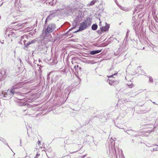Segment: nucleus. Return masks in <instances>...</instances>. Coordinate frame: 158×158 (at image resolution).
<instances>
[{"instance_id":"2f4dec72","label":"nucleus","mask_w":158,"mask_h":158,"mask_svg":"<svg viewBox=\"0 0 158 158\" xmlns=\"http://www.w3.org/2000/svg\"><path fill=\"white\" fill-rule=\"evenodd\" d=\"M118 128H121V129H122V128L121 127H117Z\"/></svg>"},{"instance_id":"423d86ee","label":"nucleus","mask_w":158,"mask_h":158,"mask_svg":"<svg viewBox=\"0 0 158 158\" xmlns=\"http://www.w3.org/2000/svg\"><path fill=\"white\" fill-rule=\"evenodd\" d=\"M129 132H127V134H129L130 135H131L132 136L136 137L138 136L137 134H136L137 132L136 131H133L130 130H128Z\"/></svg>"},{"instance_id":"b1692460","label":"nucleus","mask_w":158,"mask_h":158,"mask_svg":"<svg viewBox=\"0 0 158 158\" xmlns=\"http://www.w3.org/2000/svg\"><path fill=\"white\" fill-rule=\"evenodd\" d=\"M23 24H17V26L18 27H21L22 25Z\"/></svg>"},{"instance_id":"393cba45","label":"nucleus","mask_w":158,"mask_h":158,"mask_svg":"<svg viewBox=\"0 0 158 158\" xmlns=\"http://www.w3.org/2000/svg\"><path fill=\"white\" fill-rule=\"evenodd\" d=\"M0 140L2 141L3 142H4V141H5V139L3 138H1V139H0Z\"/></svg>"},{"instance_id":"6e6552de","label":"nucleus","mask_w":158,"mask_h":158,"mask_svg":"<svg viewBox=\"0 0 158 158\" xmlns=\"http://www.w3.org/2000/svg\"><path fill=\"white\" fill-rule=\"evenodd\" d=\"M24 101H25V100H24V99H20L19 101V102H20L19 105H20V106L23 105V106H26L27 103L25 104V102H24Z\"/></svg>"},{"instance_id":"72a5a7b5","label":"nucleus","mask_w":158,"mask_h":158,"mask_svg":"<svg viewBox=\"0 0 158 158\" xmlns=\"http://www.w3.org/2000/svg\"><path fill=\"white\" fill-rule=\"evenodd\" d=\"M115 155H116V156L117 157V154H116V152H115Z\"/></svg>"},{"instance_id":"473e14b6","label":"nucleus","mask_w":158,"mask_h":158,"mask_svg":"<svg viewBox=\"0 0 158 158\" xmlns=\"http://www.w3.org/2000/svg\"><path fill=\"white\" fill-rule=\"evenodd\" d=\"M147 127H149V125H147Z\"/></svg>"},{"instance_id":"ddd939ff","label":"nucleus","mask_w":158,"mask_h":158,"mask_svg":"<svg viewBox=\"0 0 158 158\" xmlns=\"http://www.w3.org/2000/svg\"><path fill=\"white\" fill-rule=\"evenodd\" d=\"M26 41H25V40L23 41V42H24V44L25 45V46H26L27 47L30 44H31L30 41L28 42L27 44H26V43H25Z\"/></svg>"},{"instance_id":"a211bd4d","label":"nucleus","mask_w":158,"mask_h":158,"mask_svg":"<svg viewBox=\"0 0 158 158\" xmlns=\"http://www.w3.org/2000/svg\"><path fill=\"white\" fill-rule=\"evenodd\" d=\"M117 74V73H114V74H113V75H111V76H110L109 77L108 76V77H114V76H116V75Z\"/></svg>"},{"instance_id":"20e7f679","label":"nucleus","mask_w":158,"mask_h":158,"mask_svg":"<svg viewBox=\"0 0 158 158\" xmlns=\"http://www.w3.org/2000/svg\"><path fill=\"white\" fill-rule=\"evenodd\" d=\"M56 12H53L52 13H51L47 17L46 20L45 22V23L46 24L47 22L51 20L56 15Z\"/></svg>"},{"instance_id":"a19ab883","label":"nucleus","mask_w":158,"mask_h":158,"mask_svg":"<svg viewBox=\"0 0 158 158\" xmlns=\"http://www.w3.org/2000/svg\"><path fill=\"white\" fill-rule=\"evenodd\" d=\"M34 158H36V157H34Z\"/></svg>"},{"instance_id":"58836bf2","label":"nucleus","mask_w":158,"mask_h":158,"mask_svg":"<svg viewBox=\"0 0 158 158\" xmlns=\"http://www.w3.org/2000/svg\"><path fill=\"white\" fill-rule=\"evenodd\" d=\"M151 127H153V126L152 125H151Z\"/></svg>"},{"instance_id":"412c9836","label":"nucleus","mask_w":158,"mask_h":158,"mask_svg":"<svg viewBox=\"0 0 158 158\" xmlns=\"http://www.w3.org/2000/svg\"><path fill=\"white\" fill-rule=\"evenodd\" d=\"M153 150L154 151H158V148H153Z\"/></svg>"},{"instance_id":"f704fd0d","label":"nucleus","mask_w":158,"mask_h":158,"mask_svg":"<svg viewBox=\"0 0 158 158\" xmlns=\"http://www.w3.org/2000/svg\"><path fill=\"white\" fill-rule=\"evenodd\" d=\"M76 152H71V153H74V152H76Z\"/></svg>"},{"instance_id":"f03ea898","label":"nucleus","mask_w":158,"mask_h":158,"mask_svg":"<svg viewBox=\"0 0 158 158\" xmlns=\"http://www.w3.org/2000/svg\"><path fill=\"white\" fill-rule=\"evenodd\" d=\"M56 29V25L55 23H51L48 24H45L43 31L44 36L48 37L50 34L53 32Z\"/></svg>"},{"instance_id":"e433bc0d","label":"nucleus","mask_w":158,"mask_h":158,"mask_svg":"<svg viewBox=\"0 0 158 158\" xmlns=\"http://www.w3.org/2000/svg\"><path fill=\"white\" fill-rule=\"evenodd\" d=\"M145 73H144L143 74H143V75L144 74H145Z\"/></svg>"},{"instance_id":"a878e982","label":"nucleus","mask_w":158,"mask_h":158,"mask_svg":"<svg viewBox=\"0 0 158 158\" xmlns=\"http://www.w3.org/2000/svg\"><path fill=\"white\" fill-rule=\"evenodd\" d=\"M69 91V89H68V88H66L65 89V92H66V93H67V92Z\"/></svg>"},{"instance_id":"4468645a","label":"nucleus","mask_w":158,"mask_h":158,"mask_svg":"<svg viewBox=\"0 0 158 158\" xmlns=\"http://www.w3.org/2000/svg\"><path fill=\"white\" fill-rule=\"evenodd\" d=\"M8 30H9L8 28H6L5 31V34L6 35H7L9 37H10L11 35L10 34H8Z\"/></svg>"},{"instance_id":"cd10ccee","label":"nucleus","mask_w":158,"mask_h":158,"mask_svg":"<svg viewBox=\"0 0 158 158\" xmlns=\"http://www.w3.org/2000/svg\"><path fill=\"white\" fill-rule=\"evenodd\" d=\"M20 146H22V145H21V139L20 140Z\"/></svg>"},{"instance_id":"c756f323","label":"nucleus","mask_w":158,"mask_h":158,"mask_svg":"<svg viewBox=\"0 0 158 158\" xmlns=\"http://www.w3.org/2000/svg\"><path fill=\"white\" fill-rule=\"evenodd\" d=\"M37 143H38V144L39 145V144L40 143V141H38V142H37Z\"/></svg>"},{"instance_id":"4be33fe9","label":"nucleus","mask_w":158,"mask_h":158,"mask_svg":"<svg viewBox=\"0 0 158 158\" xmlns=\"http://www.w3.org/2000/svg\"><path fill=\"white\" fill-rule=\"evenodd\" d=\"M128 85L129 86L130 88H131L133 86V85L132 84H131L130 85L128 84Z\"/></svg>"},{"instance_id":"2eb2a0df","label":"nucleus","mask_w":158,"mask_h":158,"mask_svg":"<svg viewBox=\"0 0 158 158\" xmlns=\"http://www.w3.org/2000/svg\"><path fill=\"white\" fill-rule=\"evenodd\" d=\"M57 2V0L55 1V0H52V5L54 6L55 5Z\"/></svg>"},{"instance_id":"f3484780","label":"nucleus","mask_w":158,"mask_h":158,"mask_svg":"<svg viewBox=\"0 0 158 158\" xmlns=\"http://www.w3.org/2000/svg\"><path fill=\"white\" fill-rule=\"evenodd\" d=\"M149 81L150 82H153V79L151 77H149Z\"/></svg>"},{"instance_id":"9d476101","label":"nucleus","mask_w":158,"mask_h":158,"mask_svg":"<svg viewBox=\"0 0 158 158\" xmlns=\"http://www.w3.org/2000/svg\"><path fill=\"white\" fill-rule=\"evenodd\" d=\"M98 27V25L96 24H93L92 26V29L93 30H96Z\"/></svg>"},{"instance_id":"1a4fd4ad","label":"nucleus","mask_w":158,"mask_h":158,"mask_svg":"<svg viewBox=\"0 0 158 158\" xmlns=\"http://www.w3.org/2000/svg\"><path fill=\"white\" fill-rule=\"evenodd\" d=\"M101 51V50H96L91 51L90 52V54L92 55H94L100 53Z\"/></svg>"},{"instance_id":"7ed1b4c3","label":"nucleus","mask_w":158,"mask_h":158,"mask_svg":"<svg viewBox=\"0 0 158 158\" xmlns=\"http://www.w3.org/2000/svg\"><path fill=\"white\" fill-rule=\"evenodd\" d=\"M90 19L88 18L84 20L83 22L80 24L79 28V31H81L85 29L90 25Z\"/></svg>"},{"instance_id":"4c0bfd02","label":"nucleus","mask_w":158,"mask_h":158,"mask_svg":"<svg viewBox=\"0 0 158 158\" xmlns=\"http://www.w3.org/2000/svg\"><path fill=\"white\" fill-rule=\"evenodd\" d=\"M133 25H134V27H135V24H133Z\"/></svg>"},{"instance_id":"dca6fc26","label":"nucleus","mask_w":158,"mask_h":158,"mask_svg":"<svg viewBox=\"0 0 158 158\" xmlns=\"http://www.w3.org/2000/svg\"><path fill=\"white\" fill-rule=\"evenodd\" d=\"M75 28V27H73L72 28H71V29H69V31L66 33V35H68V34H69V32H70L72 30V29H74Z\"/></svg>"},{"instance_id":"7c9ffc66","label":"nucleus","mask_w":158,"mask_h":158,"mask_svg":"<svg viewBox=\"0 0 158 158\" xmlns=\"http://www.w3.org/2000/svg\"><path fill=\"white\" fill-rule=\"evenodd\" d=\"M124 131L126 132L127 133V132H129L128 130L127 131H126V130H124Z\"/></svg>"},{"instance_id":"f257e3e1","label":"nucleus","mask_w":158,"mask_h":158,"mask_svg":"<svg viewBox=\"0 0 158 158\" xmlns=\"http://www.w3.org/2000/svg\"><path fill=\"white\" fill-rule=\"evenodd\" d=\"M22 86L21 83H19L12 86L10 89L0 94V98L3 99L8 100L15 94H19V93L18 90Z\"/></svg>"},{"instance_id":"bb28decb","label":"nucleus","mask_w":158,"mask_h":158,"mask_svg":"<svg viewBox=\"0 0 158 158\" xmlns=\"http://www.w3.org/2000/svg\"><path fill=\"white\" fill-rule=\"evenodd\" d=\"M40 154H38V153H37L36 155V158H37V157L39 156H40Z\"/></svg>"},{"instance_id":"0eeeda50","label":"nucleus","mask_w":158,"mask_h":158,"mask_svg":"<svg viewBox=\"0 0 158 158\" xmlns=\"http://www.w3.org/2000/svg\"><path fill=\"white\" fill-rule=\"evenodd\" d=\"M106 25L105 26L102 27L101 28V30L102 31H108L110 27L109 25L106 23Z\"/></svg>"},{"instance_id":"ea45409f","label":"nucleus","mask_w":158,"mask_h":158,"mask_svg":"<svg viewBox=\"0 0 158 158\" xmlns=\"http://www.w3.org/2000/svg\"><path fill=\"white\" fill-rule=\"evenodd\" d=\"M74 32H73V33H74Z\"/></svg>"},{"instance_id":"c85d7f7f","label":"nucleus","mask_w":158,"mask_h":158,"mask_svg":"<svg viewBox=\"0 0 158 158\" xmlns=\"http://www.w3.org/2000/svg\"><path fill=\"white\" fill-rule=\"evenodd\" d=\"M23 111L24 112L26 111V113H27V109H26L25 110H23Z\"/></svg>"},{"instance_id":"aec40b11","label":"nucleus","mask_w":158,"mask_h":158,"mask_svg":"<svg viewBox=\"0 0 158 158\" xmlns=\"http://www.w3.org/2000/svg\"><path fill=\"white\" fill-rule=\"evenodd\" d=\"M36 40H32V41H30L31 44H32L34 43H35Z\"/></svg>"},{"instance_id":"6ab92c4d","label":"nucleus","mask_w":158,"mask_h":158,"mask_svg":"<svg viewBox=\"0 0 158 158\" xmlns=\"http://www.w3.org/2000/svg\"><path fill=\"white\" fill-rule=\"evenodd\" d=\"M129 32H130L129 31V30L127 31V34H126V38L128 37Z\"/></svg>"},{"instance_id":"c9c22d12","label":"nucleus","mask_w":158,"mask_h":158,"mask_svg":"<svg viewBox=\"0 0 158 158\" xmlns=\"http://www.w3.org/2000/svg\"><path fill=\"white\" fill-rule=\"evenodd\" d=\"M101 22H100V23H99V24H101Z\"/></svg>"},{"instance_id":"f8f14e48","label":"nucleus","mask_w":158,"mask_h":158,"mask_svg":"<svg viewBox=\"0 0 158 158\" xmlns=\"http://www.w3.org/2000/svg\"><path fill=\"white\" fill-rule=\"evenodd\" d=\"M6 74V71L4 70H2L0 72V77L2 76H4Z\"/></svg>"},{"instance_id":"5701e85b","label":"nucleus","mask_w":158,"mask_h":158,"mask_svg":"<svg viewBox=\"0 0 158 158\" xmlns=\"http://www.w3.org/2000/svg\"><path fill=\"white\" fill-rule=\"evenodd\" d=\"M114 81H115L113 80L111 81V82H109V84H110V85H112V83L114 82Z\"/></svg>"},{"instance_id":"39448f33","label":"nucleus","mask_w":158,"mask_h":158,"mask_svg":"<svg viewBox=\"0 0 158 158\" xmlns=\"http://www.w3.org/2000/svg\"><path fill=\"white\" fill-rule=\"evenodd\" d=\"M76 16H74L73 18L75 22L78 21V20L81 19V12L79 11H77L76 12Z\"/></svg>"},{"instance_id":"9b49d317","label":"nucleus","mask_w":158,"mask_h":158,"mask_svg":"<svg viewBox=\"0 0 158 158\" xmlns=\"http://www.w3.org/2000/svg\"><path fill=\"white\" fill-rule=\"evenodd\" d=\"M96 1L95 0H93L92 1H91L90 4H88L87 5L88 6H92L94 5L95 3L96 2Z\"/></svg>"}]
</instances>
